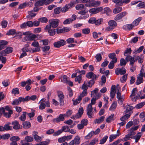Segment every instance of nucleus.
<instances>
[{
	"mask_svg": "<svg viewBox=\"0 0 145 145\" xmlns=\"http://www.w3.org/2000/svg\"><path fill=\"white\" fill-rule=\"evenodd\" d=\"M71 141H72V142L75 145L79 144L80 142V137L79 136L77 135L75 137L74 139Z\"/></svg>",
	"mask_w": 145,
	"mask_h": 145,
	"instance_id": "412c9836",
	"label": "nucleus"
},
{
	"mask_svg": "<svg viewBox=\"0 0 145 145\" xmlns=\"http://www.w3.org/2000/svg\"><path fill=\"white\" fill-rule=\"evenodd\" d=\"M38 133L37 132L34 131L33 132L32 135L33 136V138L37 142H39L41 138L37 135Z\"/></svg>",
	"mask_w": 145,
	"mask_h": 145,
	"instance_id": "a211bd4d",
	"label": "nucleus"
},
{
	"mask_svg": "<svg viewBox=\"0 0 145 145\" xmlns=\"http://www.w3.org/2000/svg\"><path fill=\"white\" fill-rule=\"evenodd\" d=\"M127 63L126 60L123 58H121L120 61V64L121 66L124 67Z\"/></svg>",
	"mask_w": 145,
	"mask_h": 145,
	"instance_id": "49530a36",
	"label": "nucleus"
},
{
	"mask_svg": "<svg viewBox=\"0 0 145 145\" xmlns=\"http://www.w3.org/2000/svg\"><path fill=\"white\" fill-rule=\"evenodd\" d=\"M103 21V19L102 18H100L97 20L96 19L95 24L96 25H99L102 23Z\"/></svg>",
	"mask_w": 145,
	"mask_h": 145,
	"instance_id": "79ce46f5",
	"label": "nucleus"
},
{
	"mask_svg": "<svg viewBox=\"0 0 145 145\" xmlns=\"http://www.w3.org/2000/svg\"><path fill=\"white\" fill-rule=\"evenodd\" d=\"M57 95L59 98V101L60 103V105L62 106L64 104V101L63 99L64 97V96L63 93L61 91H57Z\"/></svg>",
	"mask_w": 145,
	"mask_h": 145,
	"instance_id": "9b49d317",
	"label": "nucleus"
},
{
	"mask_svg": "<svg viewBox=\"0 0 145 145\" xmlns=\"http://www.w3.org/2000/svg\"><path fill=\"white\" fill-rule=\"evenodd\" d=\"M112 1L119 6H121L123 5V0H112Z\"/></svg>",
	"mask_w": 145,
	"mask_h": 145,
	"instance_id": "c03bdc74",
	"label": "nucleus"
},
{
	"mask_svg": "<svg viewBox=\"0 0 145 145\" xmlns=\"http://www.w3.org/2000/svg\"><path fill=\"white\" fill-rule=\"evenodd\" d=\"M137 92V88H134L132 91V93L130 96V97H131L132 96H135Z\"/></svg>",
	"mask_w": 145,
	"mask_h": 145,
	"instance_id": "052dcab7",
	"label": "nucleus"
},
{
	"mask_svg": "<svg viewBox=\"0 0 145 145\" xmlns=\"http://www.w3.org/2000/svg\"><path fill=\"white\" fill-rule=\"evenodd\" d=\"M87 94V90L83 91L82 93L80 94V95L78 97L80 100H82V98L86 96Z\"/></svg>",
	"mask_w": 145,
	"mask_h": 145,
	"instance_id": "09e8293b",
	"label": "nucleus"
},
{
	"mask_svg": "<svg viewBox=\"0 0 145 145\" xmlns=\"http://www.w3.org/2000/svg\"><path fill=\"white\" fill-rule=\"evenodd\" d=\"M127 14L128 13L127 11H124L119 13L114 17V20L115 21H118L121 19L123 17L126 16Z\"/></svg>",
	"mask_w": 145,
	"mask_h": 145,
	"instance_id": "39448f33",
	"label": "nucleus"
},
{
	"mask_svg": "<svg viewBox=\"0 0 145 145\" xmlns=\"http://www.w3.org/2000/svg\"><path fill=\"white\" fill-rule=\"evenodd\" d=\"M61 11V7L56 8L54 10V13L56 14H59Z\"/></svg>",
	"mask_w": 145,
	"mask_h": 145,
	"instance_id": "338daca9",
	"label": "nucleus"
},
{
	"mask_svg": "<svg viewBox=\"0 0 145 145\" xmlns=\"http://www.w3.org/2000/svg\"><path fill=\"white\" fill-rule=\"evenodd\" d=\"M140 3L138 4L137 6L138 7L141 8H145V1L140 2Z\"/></svg>",
	"mask_w": 145,
	"mask_h": 145,
	"instance_id": "5fc2aeb1",
	"label": "nucleus"
},
{
	"mask_svg": "<svg viewBox=\"0 0 145 145\" xmlns=\"http://www.w3.org/2000/svg\"><path fill=\"white\" fill-rule=\"evenodd\" d=\"M105 117L104 116H103L100 117L98 119H96L94 121L95 123H99L102 122L104 120Z\"/></svg>",
	"mask_w": 145,
	"mask_h": 145,
	"instance_id": "bb28decb",
	"label": "nucleus"
},
{
	"mask_svg": "<svg viewBox=\"0 0 145 145\" xmlns=\"http://www.w3.org/2000/svg\"><path fill=\"white\" fill-rule=\"evenodd\" d=\"M126 70L124 67H122L121 68H117L115 69V73L117 75H119L120 74L121 75H123L126 72Z\"/></svg>",
	"mask_w": 145,
	"mask_h": 145,
	"instance_id": "9d476101",
	"label": "nucleus"
},
{
	"mask_svg": "<svg viewBox=\"0 0 145 145\" xmlns=\"http://www.w3.org/2000/svg\"><path fill=\"white\" fill-rule=\"evenodd\" d=\"M12 93L15 95L16 94H19V91L18 89L17 88H15L13 89L12 91Z\"/></svg>",
	"mask_w": 145,
	"mask_h": 145,
	"instance_id": "e2e57ef3",
	"label": "nucleus"
},
{
	"mask_svg": "<svg viewBox=\"0 0 145 145\" xmlns=\"http://www.w3.org/2000/svg\"><path fill=\"white\" fill-rule=\"evenodd\" d=\"M117 62V61L116 59L115 60H112L110 62L108 65V68L110 69H113L114 67V64L116 63Z\"/></svg>",
	"mask_w": 145,
	"mask_h": 145,
	"instance_id": "a878e982",
	"label": "nucleus"
},
{
	"mask_svg": "<svg viewBox=\"0 0 145 145\" xmlns=\"http://www.w3.org/2000/svg\"><path fill=\"white\" fill-rule=\"evenodd\" d=\"M100 1H96L94 0L90 1L89 3L85 4V6L86 7H92L94 6H99L100 4Z\"/></svg>",
	"mask_w": 145,
	"mask_h": 145,
	"instance_id": "1a4fd4ad",
	"label": "nucleus"
},
{
	"mask_svg": "<svg viewBox=\"0 0 145 145\" xmlns=\"http://www.w3.org/2000/svg\"><path fill=\"white\" fill-rule=\"evenodd\" d=\"M108 57L112 59V60H115L116 59L117 61V58H116V56L115 53L109 54H108Z\"/></svg>",
	"mask_w": 145,
	"mask_h": 145,
	"instance_id": "2f4dec72",
	"label": "nucleus"
},
{
	"mask_svg": "<svg viewBox=\"0 0 145 145\" xmlns=\"http://www.w3.org/2000/svg\"><path fill=\"white\" fill-rule=\"evenodd\" d=\"M8 43V42L6 40H1L0 41V50L4 48Z\"/></svg>",
	"mask_w": 145,
	"mask_h": 145,
	"instance_id": "6ab92c4d",
	"label": "nucleus"
},
{
	"mask_svg": "<svg viewBox=\"0 0 145 145\" xmlns=\"http://www.w3.org/2000/svg\"><path fill=\"white\" fill-rule=\"evenodd\" d=\"M132 137L131 136V135L130 134H128L126 135L125 136V137H124L123 139H120V140H121V141H126L127 140H130V138H132Z\"/></svg>",
	"mask_w": 145,
	"mask_h": 145,
	"instance_id": "72a5a7b5",
	"label": "nucleus"
},
{
	"mask_svg": "<svg viewBox=\"0 0 145 145\" xmlns=\"http://www.w3.org/2000/svg\"><path fill=\"white\" fill-rule=\"evenodd\" d=\"M43 100V99H42L39 102V103L40 104V105L39 106V108L40 110H43L44 109L46 106V105L44 103L41 102L42 101H42Z\"/></svg>",
	"mask_w": 145,
	"mask_h": 145,
	"instance_id": "a19ab883",
	"label": "nucleus"
},
{
	"mask_svg": "<svg viewBox=\"0 0 145 145\" xmlns=\"http://www.w3.org/2000/svg\"><path fill=\"white\" fill-rule=\"evenodd\" d=\"M134 27L132 23L131 24H127L123 25V29L125 30L130 31L132 30Z\"/></svg>",
	"mask_w": 145,
	"mask_h": 145,
	"instance_id": "f3484780",
	"label": "nucleus"
},
{
	"mask_svg": "<svg viewBox=\"0 0 145 145\" xmlns=\"http://www.w3.org/2000/svg\"><path fill=\"white\" fill-rule=\"evenodd\" d=\"M94 135V131H92L90 132L85 137L86 139H89L91 138Z\"/></svg>",
	"mask_w": 145,
	"mask_h": 145,
	"instance_id": "e433bc0d",
	"label": "nucleus"
},
{
	"mask_svg": "<svg viewBox=\"0 0 145 145\" xmlns=\"http://www.w3.org/2000/svg\"><path fill=\"white\" fill-rule=\"evenodd\" d=\"M142 17H139L138 18L135 20L132 23L134 26L137 25L142 20Z\"/></svg>",
	"mask_w": 145,
	"mask_h": 145,
	"instance_id": "cd10ccee",
	"label": "nucleus"
},
{
	"mask_svg": "<svg viewBox=\"0 0 145 145\" xmlns=\"http://www.w3.org/2000/svg\"><path fill=\"white\" fill-rule=\"evenodd\" d=\"M1 24L3 28H5L7 26L8 22L7 20H3L1 22Z\"/></svg>",
	"mask_w": 145,
	"mask_h": 145,
	"instance_id": "3c124183",
	"label": "nucleus"
},
{
	"mask_svg": "<svg viewBox=\"0 0 145 145\" xmlns=\"http://www.w3.org/2000/svg\"><path fill=\"white\" fill-rule=\"evenodd\" d=\"M142 135V134L141 133L138 132L137 133V135L133 136L132 137V138L135 139V142H137L140 139Z\"/></svg>",
	"mask_w": 145,
	"mask_h": 145,
	"instance_id": "b1692460",
	"label": "nucleus"
},
{
	"mask_svg": "<svg viewBox=\"0 0 145 145\" xmlns=\"http://www.w3.org/2000/svg\"><path fill=\"white\" fill-rule=\"evenodd\" d=\"M119 136V134L118 135H111L109 137V142H110L112 141L113 140L115 139L117 137Z\"/></svg>",
	"mask_w": 145,
	"mask_h": 145,
	"instance_id": "37998d69",
	"label": "nucleus"
},
{
	"mask_svg": "<svg viewBox=\"0 0 145 145\" xmlns=\"http://www.w3.org/2000/svg\"><path fill=\"white\" fill-rule=\"evenodd\" d=\"M114 114H112L111 115L108 116L106 119V121L107 123H110L112 121L114 120Z\"/></svg>",
	"mask_w": 145,
	"mask_h": 145,
	"instance_id": "c85d7f7f",
	"label": "nucleus"
},
{
	"mask_svg": "<svg viewBox=\"0 0 145 145\" xmlns=\"http://www.w3.org/2000/svg\"><path fill=\"white\" fill-rule=\"evenodd\" d=\"M6 53L8 54L12 52L13 50V48L10 47H7L5 49Z\"/></svg>",
	"mask_w": 145,
	"mask_h": 145,
	"instance_id": "603ef678",
	"label": "nucleus"
},
{
	"mask_svg": "<svg viewBox=\"0 0 145 145\" xmlns=\"http://www.w3.org/2000/svg\"><path fill=\"white\" fill-rule=\"evenodd\" d=\"M27 112H24L23 113V114L19 118V119L22 121H24L26 119V114Z\"/></svg>",
	"mask_w": 145,
	"mask_h": 145,
	"instance_id": "a18cd8bd",
	"label": "nucleus"
},
{
	"mask_svg": "<svg viewBox=\"0 0 145 145\" xmlns=\"http://www.w3.org/2000/svg\"><path fill=\"white\" fill-rule=\"evenodd\" d=\"M10 135L9 134H5L2 135V139L3 140H7L10 137Z\"/></svg>",
	"mask_w": 145,
	"mask_h": 145,
	"instance_id": "13d9d810",
	"label": "nucleus"
},
{
	"mask_svg": "<svg viewBox=\"0 0 145 145\" xmlns=\"http://www.w3.org/2000/svg\"><path fill=\"white\" fill-rule=\"evenodd\" d=\"M96 80V79H91L89 81H88L87 86L89 87H91L94 84L95 81Z\"/></svg>",
	"mask_w": 145,
	"mask_h": 145,
	"instance_id": "4c0bfd02",
	"label": "nucleus"
},
{
	"mask_svg": "<svg viewBox=\"0 0 145 145\" xmlns=\"http://www.w3.org/2000/svg\"><path fill=\"white\" fill-rule=\"evenodd\" d=\"M104 11L105 13H106L108 16L110 15L111 13L110 9L108 7L105 8Z\"/></svg>",
	"mask_w": 145,
	"mask_h": 145,
	"instance_id": "de8ad7c7",
	"label": "nucleus"
},
{
	"mask_svg": "<svg viewBox=\"0 0 145 145\" xmlns=\"http://www.w3.org/2000/svg\"><path fill=\"white\" fill-rule=\"evenodd\" d=\"M132 52V50L130 48H128L124 52V55L125 56H127V54H130Z\"/></svg>",
	"mask_w": 145,
	"mask_h": 145,
	"instance_id": "8fccbe9b",
	"label": "nucleus"
},
{
	"mask_svg": "<svg viewBox=\"0 0 145 145\" xmlns=\"http://www.w3.org/2000/svg\"><path fill=\"white\" fill-rule=\"evenodd\" d=\"M65 114H60L57 118L53 119L52 120V121L54 123H58L61 121H64L65 119Z\"/></svg>",
	"mask_w": 145,
	"mask_h": 145,
	"instance_id": "20e7f679",
	"label": "nucleus"
},
{
	"mask_svg": "<svg viewBox=\"0 0 145 145\" xmlns=\"http://www.w3.org/2000/svg\"><path fill=\"white\" fill-rule=\"evenodd\" d=\"M108 137V136L106 135L103 138L100 140V144H104L106 141Z\"/></svg>",
	"mask_w": 145,
	"mask_h": 145,
	"instance_id": "6e6d98bb",
	"label": "nucleus"
},
{
	"mask_svg": "<svg viewBox=\"0 0 145 145\" xmlns=\"http://www.w3.org/2000/svg\"><path fill=\"white\" fill-rule=\"evenodd\" d=\"M145 105V103L142 102L137 105L135 107L137 109H139Z\"/></svg>",
	"mask_w": 145,
	"mask_h": 145,
	"instance_id": "864d4df0",
	"label": "nucleus"
},
{
	"mask_svg": "<svg viewBox=\"0 0 145 145\" xmlns=\"http://www.w3.org/2000/svg\"><path fill=\"white\" fill-rule=\"evenodd\" d=\"M22 99L21 97H19L18 99L14 100L12 103V104L13 105H18L21 102H22Z\"/></svg>",
	"mask_w": 145,
	"mask_h": 145,
	"instance_id": "5701e85b",
	"label": "nucleus"
},
{
	"mask_svg": "<svg viewBox=\"0 0 145 145\" xmlns=\"http://www.w3.org/2000/svg\"><path fill=\"white\" fill-rule=\"evenodd\" d=\"M42 51L44 52L48 51L50 48L49 46H45L42 47L41 48Z\"/></svg>",
	"mask_w": 145,
	"mask_h": 145,
	"instance_id": "0e129e2a",
	"label": "nucleus"
},
{
	"mask_svg": "<svg viewBox=\"0 0 145 145\" xmlns=\"http://www.w3.org/2000/svg\"><path fill=\"white\" fill-rule=\"evenodd\" d=\"M143 74L142 73L138 74L137 76V79L135 82L136 84L138 85L143 82Z\"/></svg>",
	"mask_w": 145,
	"mask_h": 145,
	"instance_id": "ddd939ff",
	"label": "nucleus"
},
{
	"mask_svg": "<svg viewBox=\"0 0 145 145\" xmlns=\"http://www.w3.org/2000/svg\"><path fill=\"white\" fill-rule=\"evenodd\" d=\"M20 140L19 137L18 136H13L10 138V140L12 142H16Z\"/></svg>",
	"mask_w": 145,
	"mask_h": 145,
	"instance_id": "58836bf2",
	"label": "nucleus"
},
{
	"mask_svg": "<svg viewBox=\"0 0 145 145\" xmlns=\"http://www.w3.org/2000/svg\"><path fill=\"white\" fill-rule=\"evenodd\" d=\"M66 44V41L64 40L60 39L59 40L54 43V46L57 48H59L61 46H63Z\"/></svg>",
	"mask_w": 145,
	"mask_h": 145,
	"instance_id": "423d86ee",
	"label": "nucleus"
},
{
	"mask_svg": "<svg viewBox=\"0 0 145 145\" xmlns=\"http://www.w3.org/2000/svg\"><path fill=\"white\" fill-rule=\"evenodd\" d=\"M95 58L97 61H100L102 59L101 54L100 53L97 54L95 56Z\"/></svg>",
	"mask_w": 145,
	"mask_h": 145,
	"instance_id": "bf43d9fd",
	"label": "nucleus"
},
{
	"mask_svg": "<svg viewBox=\"0 0 145 145\" xmlns=\"http://www.w3.org/2000/svg\"><path fill=\"white\" fill-rule=\"evenodd\" d=\"M84 7V5L82 4L77 5L76 6V8L77 10H80L82 9Z\"/></svg>",
	"mask_w": 145,
	"mask_h": 145,
	"instance_id": "680f3d73",
	"label": "nucleus"
},
{
	"mask_svg": "<svg viewBox=\"0 0 145 145\" xmlns=\"http://www.w3.org/2000/svg\"><path fill=\"white\" fill-rule=\"evenodd\" d=\"M23 127L25 129H28L31 126L30 123L29 121H25L23 123Z\"/></svg>",
	"mask_w": 145,
	"mask_h": 145,
	"instance_id": "c756f323",
	"label": "nucleus"
},
{
	"mask_svg": "<svg viewBox=\"0 0 145 145\" xmlns=\"http://www.w3.org/2000/svg\"><path fill=\"white\" fill-rule=\"evenodd\" d=\"M61 80V82L65 84H66L69 80L68 77L65 75L62 76Z\"/></svg>",
	"mask_w": 145,
	"mask_h": 145,
	"instance_id": "f704fd0d",
	"label": "nucleus"
},
{
	"mask_svg": "<svg viewBox=\"0 0 145 145\" xmlns=\"http://www.w3.org/2000/svg\"><path fill=\"white\" fill-rule=\"evenodd\" d=\"M96 99H97L96 98H93L91 100V103L88 105L87 107V114L90 118H93L94 116L93 108L92 105L95 104Z\"/></svg>",
	"mask_w": 145,
	"mask_h": 145,
	"instance_id": "f257e3e1",
	"label": "nucleus"
},
{
	"mask_svg": "<svg viewBox=\"0 0 145 145\" xmlns=\"http://www.w3.org/2000/svg\"><path fill=\"white\" fill-rule=\"evenodd\" d=\"M39 20L42 23H46L48 21V19L46 17H42L39 18Z\"/></svg>",
	"mask_w": 145,
	"mask_h": 145,
	"instance_id": "774afa93",
	"label": "nucleus"
},
{
	"mask_svg": "<svg viewBox=\"0 0 145 145\" xmlns=\"http://www.w3.org/2000/svg\"><path fill=\"white\" fill-rule=\"evenodd\" d=\"M69 131H70L69 127L67 125H64L62 127L61 129H59L58 131L55 132L54 134H53V136H58L60 135L63 132H69Z\"/></svg>",
	"mask_w": 145,
	"mask_h": 145,
	"instance_id": "f03ea898",
	"label": "nucleus"
},
{
	"mask_svg": "<svg viewBox=\"0 0 145 145\" xmlns=\"http://www.w3.org/2000/svg\"><path fill=\"white\" fill-rule=\"evenodd\" d=\"M73 5L74 4L72 3L66 5L65 6L63 7L62 8H61V11L62 12H66L69 9L72 8Z\"/></svg>",
	"mask_w": 145,
	"mask_h": 145,
	"instance_id": "2eb2a0df",
	"label": "nucleus"
},
{
	"mask_svg": "<svg viewBox=\"0 0 145 145\" xmlns=\"http://www.w3.org/2000/svg\"><path fill=\"white\" fill-rule=\"evenodd\" d=\"M37 38L36 35L35 34H30L28 36H25L24 38L23 41H27L29 40L32 41L35 40V39Z\"/></svg>",
	"mask_w": 145,
	"mask_h": 145,
	"instance_id": "0eeeda50",
	"label": "nucleus"
},
{
	"mask_svg": "<svg viewBox=\"0 0 145 145\" xmlns=\"http://www.w3.org/2000/svg\"><path fill=\"white\" fill-rule=\"evenodd\" d=\"M108 24L109 26H111L114 29L117 25V24L115 20H111L109 21L108 22Z\"/></svg>",
	"mask_w": 145,
	"mask_h": 145,
	"instance_id": "aec40b11",
	"label": "nucleus"
},
{
	"mask_svg": "<svg viewBox=\"0 0 145 145\" xmlns=\"http://www.w3.org/2000/svg\"><path fill=\"white\" fill-rule=\"evenodd\" d=\"M86 76L89 79L96 80L98 78L99 76H97L92 72H90L86 74Z\"/></svg>",
	"mask_w": 145,
	"mask_h": 145,
	"instance_id": "f8f14e48",
	"label": "nucleus"
},
{
	"mask_svg": "<svg viewBox=\"0 0 145 145\" xmlns=\"http://www.w3.org/2000/svg\"><path fill=\"white\" fill-rule=\"evenodd\" d=\"M24 140L27 143H29V142H32L33 140L34 139L33 137L27 136L25 137Z\"/></svg>",
	"mask_w": 145,
	"mask_h": 145,
	"instance_id": "473e14b6",
	"label": "nucleus"
},
{
	"mask_svg": "<svg viewBox=\"0 0 145 145\" xmlns=\"http://www.w3.org/2000/svg\"><path fill=\"white\" fill-rule=\"evenodd\" d=\"M3 115L4 116L7 118H10L11 117V115L13 113V111L12 110H10V112L8 113L3 112Z\"/></svg>",
	"mask_w": 145,
	"mask_h": 145,
	"instance_id": "ea45409f",
	"label": "nucleus"
},
{
	"mask_svg": "<svg viewBox=\"0 0 145 145\" xmlns=\"http://www.w3.org/2000/svg\"><path fill=\"white\" fill-rule=\"evenodd\" d=\"M135 61H137L138 60V62L139 63H140L141 64L143 63V59L141 58L139 56H138L135 57Z\"/></svg>",
	"mask_w": 145,
	"mask_h": 145,
	"instance_id": "4d7b16f0",
	"label": "nucleus"
},
{
	"mask_svg": "<svg viewBox=\"0 0 145 145\" xmlns=\"http://www.w3.org/2000/svg\"><path fill=\"white\" fill-rule=\"evenodd\" d=\"M46 31H47L49 35L50 36H53L55 34L56 29H51V26L49 25L46 26L45 28Z\"/></svg>",
	"mask_w": 145,
	"mask_h": 145,
	"instance_id": "6e6552de",
	"label": "nucleus"
},
{
	"mask_svg": "<svg viewBox=\"0 0 145 145\" xmlns=\"http://www.w3.org/2000/svg\"><path fill=\"white\" fill-rule=\"evenodd\" d=\"M59 22V20L57 19H51L49 21L50 24L49 25L53 28H56L58 25Z\"/></svg>",
	"mask_w": 145,
	"mask_h": 145,
	"instance_id": "7ed1b4c3",
	"label": "nucleus"
},
{
	"mask_svg": "<svg viewBox=\"0 0 145 145\" xmlns=\"http://www.w3.org/2000/svg\"><path fill=\"white\" fill-rule=\"evenodd\" d=\"M45 0H39L35 4V5L36 6L40 7L43 5H45Z\"/></svg>",
	"mask_w": 145,
	"mask_h": 145,
	"instance_id": "4be33fe9",
	"label": "nucleus"
},
{
	"mask_svg": "<svg viewBox=\"0 0 145 145\" xmlns=\"http://www.w3.org/2000/svg\"><path fill=\"white\" fill-rule=\"evenodd\" d=\"M135 57H134L129 55L126 56L125 58V59L127 62L129 61L130 62V64L131 65H133L135 61Z\"/></svg>",
	"mask_w": 145,
	"mask_h": 145,
	"instance_id": "4468645a",
	"label": "nucleus"
},
{
	"mask_svg": "<svg viewBox=\"0 0 145 145\" xmlns=\"http://www.w3.org/2000/svg\"><path fill=\"white\" fill-rule=\"evenodd\" d=\"M135 107L133 106L127 107L126 110L124 111L125 114H127L128 113H131L132 114L133 113L132 110L134 109Z\"/></svg>",
	"mask_w": 145,
	"mask_h": 145,
	"instance_id": "393cba45",
	"label": "nucleus"
},
{
	"mask_svg": "<svg viewBox=\"0 0 145 145\" xmlns=\"http://www.w3.org/2000/svg\"><path fill=\"white\" fill-rule=\"evenodd\" d=\"M16 30L15 29H10L7 33L6 35H13L16 34Z\"/></svg>",
	"mask_w": 145,
	"mask_h": 145,
	"instance_id": "7c9ffc66",
	"label": "nucleus"
},
{
	"mask_svg": "<svg viewBox=\"0 0 145 145\" xmlns=\"http://www.w3.org/2000/svg\"><path fill=\"white\" fill-rule=\"evenodd\" d=\"M122 10L121 7H119L115 8L113 10V13L115 14L119 13Z\"/></svg>",
	"mask_w": 145,
	"mask_h": 145,
	"instance_id": "c9c22d12",
	"label": "nucleus"
},
{
	"mask_svg": "<svg viewBox=\"0 0 145 145\" xmlns=\"http://www.w3.org/2000/svg\"><path fill=\"white\" fill-rule=\"evenodd\" d=\"M98 141V138H95L91 140L88 145H94Z\"/></svg>",
	"mask_w": 145,
	"mask_h": 145,
	"instance_id": "69168bd1",
	"label": "nucleus"
},
{
	"mask_svg": "<svg viewBox=\"0 0 145 145\" xmlns=\"http://www.w3.org/2000/svg\"><path fill=\"white\" fill-rule=\"evenodd\" d=\"M12 125L13 126V128L15 129H18L22 128V126L21 125L18 121L15 120L12 123Z\"/></svg>",
	"mask_w": 145,
	"mask_h": 145,
	"instance_id": "dca6fc26",
	"label": "nucleus"
}]
</instances>
